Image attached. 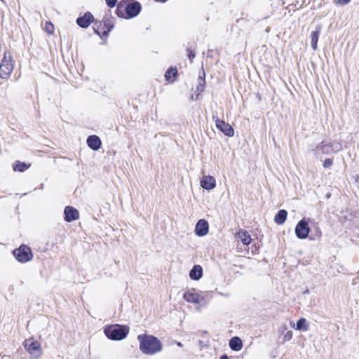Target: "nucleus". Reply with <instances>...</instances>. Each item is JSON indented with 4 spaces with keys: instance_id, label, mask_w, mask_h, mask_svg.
Masks as SVG:
<instances>
[{
    "instance_id": "nucleus-1",
    "label": "nucleus",
    "mask_w": 359,
    "mask_h": 359,
    "mask_svg": "<svg viewBox=\"0 0 359 359\" xmlns=\"http://www.w3.org/2000/svg\"><path fill=\"white\" fill-rule=\"evenodd\" d=\"M139 348L142 353L153 355L163 349L161 341L156 336L148 334H141L137 336Z\"/></svg>"
},
{
    "instance_id": "nucleus-2",
    "label": "nucleus",
    "mask_w": 359,
    "mask_h": 359,
    "mask_svg": "<svg viewBox=\"0 0 359 359\" xmlns=\"http://www.w3.org/2000/svg\"><path fill=\"white\" fill-rule=\"evenodd\" d=\"M142 11L141 4L136 0H121L115 10L116 15L129 20L137 16Z\"/></svg>"
},
{
    "instance_id": "nucleus-3",
    "label": "nucleus",
    "mask_w": 359,
    "mask_h": 359,
    "mask_svg": "<svg viewBox=\"0 0 359 359\" xmlns=\"http://www.w3.org/2000/svg\"><path fill=\"white\" fill-rule=\"evenodd\" d=\"M129 331L130 327L127 325L111 324L104 327L105 336L111 341H121L126 339Z\"/></svg>"
},
{
    "instance_id": "nucleus-4",
    "label": "nucleus",
    "mask_w": 359,
    "mask_h": 359,
    "mask_svg": "<svg viewBox=\"0 0 359 359\" xmlns=\"http://www.w3.org/2000/svg\"><path fill=\"white\" fill-rule=\"evenodd\" d=\"M12 253L18 262L23 264L31 261L34 257L31 248L25 244H22L14 249Z\"/></svg>"
},
{
    "instance_id": "nucleus-5",
    "label": "nucleus",
    "mask_w": 359,
    "mask_h": 359,
    "mask_svg": "<svg viewBox=\"0 0 359 359\" xmlns=\"http://www.w3.org/2000/svg\"><path fill=\"white\" fill-rule=\"evenodd\" d=\"M13 69L12 57L9 53V59L7 58V53H4V56L0 65V77L3 79H7Z\"/></svg>"
},
{
    "instance_id": "nucleus-6",
    "label": "nucleus",
    "mask_w": 359,
    "mask_h": 359,
    "mask_svg": "<svg viewBox=\"0 0 359 359\" xmlns=\"http://www.w3.org/2000/svg\"><path fill=\"white\" fill-rule=\"evenodd\" d=\"M311 231L308 222L304 219L299 220L294 229L296 236L301 240L306 239Z\"/></svg>"
},
{
    "instance_id": "nucleus-7",
    "label": "nucleus",
    "mask_w": 359,
    "mask_h": 359,
    "mask_svg": "<svg viewBox=\"0 0 359 359\" xmlns=\"http://www.w3.org/2000/svg\"><path fill=\"white\" fill-rule=\"evenodd\" d=\"M212 118L215 121V126L217 130L222 133L225 136L231 137L234 135L233 128L223 119L219 118L217 116H213Z\"/></svg>"
},
{
    "instance_id": "nucleus-8",
    "label": "nucleus",
    "mask_w": 359,
    "mask_h": 359,
    "mask_svg": "<svg viewBox=\"0 0 359 359\" xmlns=\"http://www.w3.org/2000/svg\"><path fill=\"white\" fill-rule=\"evenodd\" d=\"M95 21L93 15L89 12H86L83 15L77 18L76 22L78 26L81 28L86 29L90 25Z\"/></svg>"
},
{
    "instance_id": "nucleus-9",
    "label": "nucleus",
    "mask_w": 359,
    "mask_h": 359,
    "mask_svg": "<svg viewBox=\"0 0 359 359\" xmlns=\"http://www.w3.org/2000/svg\"><path fill=\"white\" fill-rule=\"evenodd\" d=\"M79 218V210L71 205H67L64 209V220L67 222H72Z\"/></svg>"
},
{
    "instance_id": "nucleus-10",
    "label": "nucleus",
    "mask_w": 359,
    "mask_h": 359,
    "mask_svg": "<svg viewBox=\"0 0 359 359\" xmlns=\"http://www.w3.org/2000/svg\"><path fill=\"white\" fill-rule=\"evenodd\" d=\"M23 345L25 348L30 354H34L36 352L40 353L41 351L40 343L32 337L25 339L23 342Z\"/></svg>"
},
{
    "instance_id": "nucleus-11",
    "label": "nucleus",
    "mask_w": 359,
    "mask_h": 359,
    "mask_svg": "<svg viewBox=\"0 0 359 359\" xmlns=\"http://www.w3.org/2000/svg\"><path fill=\"white\" fill-rule=\"evenodd\" d=\"M209 231V224L205 219H199L194 229V233L199 237L205 236L208 234Z\"/></svg>"
},
{
    "instance_id": "nucleus-12",
    "label": "nucleus",
    "mask_w": 359,
    "mask_h": 359,
    "mask_svg": "<svg viewBox=\"0 0 359 359\" xmlns=\"http://www.w3.org/2000/svg\"><path fill=\"white\" fill-rule=\"evenodd\" d=\"M201 187L207 191H210L216 187V180L213 176L205 175L200 181Z\"/></svg>"
},
{
    "instance_id": "nucleus-13",
    "label": "nucleus",
    "mask_w": 359,
    "mask_h": 359,
    "mask_svg": "<svg viewBox=\"0 0 359 359\" xmlns=\"http://www.w3.org/2000/svg\"><path fill=\"white\" fill-rule=\"evenodd\" d=\"M104 30L102 32V40L106 41L108 38L110 32L114 27V21L111 19L104 18L101 21Z\"/></svg>"
},
{
    "instance_id": "nucleus-14",
    "label": "nucleus",
    "mask_w": 359,
    "mask_h": 359,
    "mask_svg": "<svg viewBox=\"0 0 359 359\" xmlns=\"http://www.w3.org/2000/svg\"><path fill=\"white\" fill-rule=\"evenodd\" d=\"M88 147L93 151H98L102 147V141L99 136L90 135L87 137Z\"/></svg>"
},
{
    "instance_id": "nucleus-15",
    "label": "nucleus",
    "mask_w": 359,
    "mask_h": 359,
    "mask_svg": "<svg viewBox=\"0 0 359 359\" xmlns=\"http://www.w3.org/2000/svg\"><path fill=\"white\" fill-rule=\"evenodd\" d=\"M183 298L185 301L194 304H199L203 297L193 290H187L184 292Z\"/></svg>"
},
{
    "instance_id": "nucleus-16",
    "label": "nucleus",
    "mask_w": 359,
    "mask_h": 359,
    "mask_svg": "<svg viewBox=\"0 0 359 359\" xmlns=\"http://www.w3.org/2000/svg\"><path fill=\"white\" fill-rule=\"evenodd\" d=\"M321 28V25H318L316 27L315 30L312 31L310 34L311 46L314 50L318 48V41L320 34Z\"/></svg>"
},
{
    "instance_id": "nucleus-17",
    "label": "nucleus",
    "mask_w": 359,
    "mask_h": 359,
    "mask_svg": "<svg viewBox=\"0 0 359 359\" xmlns=\"http://www.w3.org/2000/svg\"><path fill=\"white\" fill-rule=\"evenodd\" d=\"M203 275V267L199 264H194L189 271V278L193 280H199Z\"/></svg>"
},
{
    "instance_id": "nucleus-18",
    "label": "nucleus",
    "mask_w": 359,
    "mask_h": 359,
    "mask_svg": "<svg viewBox=\"0 0 359 359\" xmlns=\"http://www.w3.org/2000/svg\"><path fill=\"white\" fill-rule=\"evenodd\" d=\"M316 150H320L324 154H330L334 151L333 144L327 141H322L316 147Z\"/></svg>"
},
{
    "instance_id": "nucleus-19",
    "label": "nucleus",
    "mask_w": 359,
    "mask_h": 359,
    "mask_svg": "<svg viewBox=\"0 0 359 359\" xmlns=\"http://www.w3.org/2000/svg\"><path fill=\"white\" fill-rule=\"evenodd\" d=\"M178 76V71L176 67H170L165 73V79L170 83H174Z\"/></svg>"
},
{
    "instance_id": "nucleus-20",
    "label": "nucleus",
    "mask_w": 359,
    "mask_h": 359,
    "mask_svg": "<svg viewBox=\"0 0 359 359\" xmlns=\"http://www.w3.org/2000/svg\"><path fill=\"white\" fill-rule=\"evenodd\" d=\"M229 346L232 351H239L243 348V341L239 337L235 336L230 339Z\"/></svg>"
},
{
    "instance_id": "nucleus-21",
    "label": "nucleus",
    "mask_w": 359,
    "mask_h": 359,
    "mask_svg": "<svg viewBox=\"0 0 359 359\" xmlns=\"http://www.w3.org/2000/svg\"><path fill=\"white\" fill-rule=\"evenodd\" d=\"M237 234L244 245H248L252 243V239L247 230L240 229Z\"/></svg>"
},
{
    "instance_id": "nucleus-22",
    "label": "nucleus",
    "mask_w": 359,
    "mask_h": 359,
    "mask_svg": "<svg viewBox=\"0 0 359 359\" xmlns=\"http://www.w3.org/2000/svg\"><path fill=\"white\" fill-rule=\"evenodd\" d=\"M287 217V212L286 210H279L274 216V222L278 225L283 224Z\"/></svg>"
},
{
    "instance_id": "nucleus-23",
    "label": "nucleus",
    "mask_w": 359,
    "mask_h": 359,
    "mask_svg": "<svg viewBox=\"0 0 359 359\" xmlns=\"http://www.w3.org/2000/svg\"><path fill=\"white\" fill-rule=\"evenodd\" d=\"M30 166H31L30 163H27L22 162L20 161H15L12 165L13 170L15 172H20L26 171L27 170H28Z\"/></svg>"
},
{
    "instance_id": "nucleus-24",
    "label": "nucleus",
    "mask_w": 359,
    "mask_h": 359,
    "mask_svg": "<svg viewBox=\"0 0 359 359\" xmlns=\"http://www.w3.org/2000/svg\"><path fill=\"white\" fill-rule=\"evenodd\" d=\"M309 327V323L307 320L304 318H300L296 323V329L299 331L305 332L308 330Z\"/></svg>"
},
{
    "instance_id": "nucleus-25",
    "label": "nucleus",
    "mask_w": 359,
    "mask_h": 359,
    "mask_svg": "<svg viewBox=\"0 0 359 359\" xmlns=\"http://www.w3.org/2000/svg\"><path fill=\"white\" fill-rule=\"evenodd\" d=\"M93 29L94 31V33L100 36V38L102 39V32L104 30L102 27V22L99 21H94V25H93Z\"/></svg>"
},
{
    "instance_id": "nucleus-26",
    "label": "nucleus",
    "mask_w": 359,
    "mask_h": 359,
    "mask_svg": "<svg viewBox=\"0 0 359 359\" xmlns=\"http://www.w3.org/2000/svg\"><path fill=\"white\" fill-rule=\"evenodd\" d=\"M198 84H202L203 86L206 85L205 72L203 66L201 67V71L199 72V75L198 77Z\"/></svg>"
},
{
    "instance_id": "nucleus-27",
    "label": "nucleus",
    "mask_w": 359,
    "mask_h": 359,
    "mask_svg": "<svg viewBox=\"0 0 359 359\" xmlns=\"http://www.w3.org/2000/svg\"><path fill=\"white\" fill-rule=\"evenodd\" d=\"M187 57L189 58V60L192 62L193 60L196 57V53H195V50H192L191 48L188 47L187 48Z\"/></svg>"
},
{
    "instance_id": "nucleus-28",
    "label": "nucleus",
    "mask_w": 359,
    "mask_h": 359,
    "mask_svg": "<svg viewBox=\"0 0 359 359\" xmlns=\"http://www.w3.org/2000/svg\"><path fill=\"white\" fill-rule=\"evenodd\" d=\"M315 233L310 237L311 240H315L316 238H320L322 236L321 231L318 226L315 227Z\"/></svg>"
},
{
    "instance_id": "nucleus-29",
    "label": "nucleus",
    "mask_w": 359,
    "mask_h": 359,
    "mask_svg": "<svg viewBox=\"0 0 359 359\" xmlns=\"http://www.w3.org/2000/svg\"><path fill=\"white\" fill-rule=\"evenodd\" d=\"M106 5L110 8H114L115 6L117 7V5L118 4V0H104Z\"/></svg>"
},
{
    "instance_id": "nucleus-30",
    "label": "nucleus",
    "mask_w": 359,
    "mask_h": 359,
    "mask_svg": "<svg viewBox=\"0 0 359 359\" xmlns=\"http://www.w3.org/2000/svg\"><path fill=\"white\" fill-rule=\"evenodd\" d=\"M45 29L48 34H53L54 31V26L51 22H46Z\"/></svg>"
},
{
    "instance_id": "nucleus-31",
    "label": "nucleus",
    "mask_w": 359,
    "mask_h": 359,
    "mask_svg": "<svg viewBox=\"0 0 359 359\" xmlns=\"http://www.w3.org/2000/svg\"><path fill=\"white\" fill-rule=\"evenodd\" d=\"M332 164L333 158H328L325 159L323 165L324 168H329Z\"/></svg>"
},
{
    "instance_id": "nucleus-32",
    "label": "nucleus",
    "mask_w": 359,
    "mask_h": 359,
    "mask_svg": "<svg viewBox=\"0 0 359 359\" xmlns=\"http://www.w3.org/2000/svg\"><path fill=\"white\" fill-rule=\"evenodd\" d=\"M293 334L292 332L289 330L287 331L283 337V340L285 341H290L292 338Z\"/></svg>"
},
{
    "instance_id": "nucleus-33",
    "label": "nucleus",
    "mask_w": 359,
    "mask_h": 359,
    "mask_svg": "<svg viewBox=\"0 0 359 359\" xmlns=\"http://www.w3.org/2000/svg\"><path fill=\"white\" fill-rule=\"evenodd\" d=\"M351 0H334V2L335 4L340 6H345L350 3Z\"/></svg>"
},
{
    "instance_id": "nucleus-34",
    "label": "nucleus",
    "mask_w": 359,
    "mask_h": 359,
    "mask_svg": "<svg viewBox=\"0 0 359 359\" xmlns=\"http://www.w3.org/2000/svg\"><path fill=\"white\" fill-rule=\"evenodd\" d=\"M205 86H203L202 84H198L197 86H196V92L197 93H201L204 90V88H205Z\"/></svg>"
},
{
    "instance_id": "nucleus-35",
    "label": "nucleus",
    "mask_w": 359,
    "mask_h": 359,
    "mask_svg": "<svg viewBox=\"0 0 359 359\" xmlns=\"http://www.w3.org/2000/svg\"><path fill=\"white\" fill-rule=\"evenodd\" d=\"M259 253V247L257 246L256 245H253L252 246V255H256V254H258Z\"/></svg>"
},
{
    "instance_id": "nucleus-36",
    "label": "nucleus",
    "mask_w": 359,
    "mask_h": 359,
    "mask_svg": "<svg viewBox=\"0 0 359 359\" xmlns=\"http://www.w3.org/2000/svg\"><path fill=\"white\" fill-rule=\"evenodd\" d=\"M195 95H196V97L194 96V95H191L189 97V100L191 101H194V100H196L198 99L199 96H200V93H195Z\"/></svg>"
},
{
    "instance_id": "nucleus-37",
    "label": "nucleus",
    "mask_w": 359,
    "mask_h": 359,
    "mask_svg": "<svg viewBox=\"0 0 359 359\" xmlns=\"http://www.w3.org/2000/svg\"><path fill=\"white\" fill-rule=\"evenodd\" d=\"M198 344H199L201 348L207 347L208 346L207 342H205L204 341H202V340H199Z\"/></svg>"
},
{
    "instance_id": "nucleus-38",
    "label": "nucleus",
    "mask_w": 359,
    "mask_h": 359,
    "mask_svg": "<svg viewBox=\"0 0 359 359\" xmlns=\"http://www.w3.org/2000/svg\"><path fill=\"white\" fill-rule=\"evenodd\" d=\"M213 50L209 49L207 53V57L210 58L213 57Z\"/></svg>"
},
{
    "instance_id": "nucleus-39",
    "label": "nucleus",
    "mask_w": 359,
    "mask_h": 359,
    "mask_svg": "<svg viewBox=\"0 0 359 359\" xmlns=\"http://www.w3.org/2000/svg\"><path fill=\"white\" fill-rule=\"evenodd\" d=\"M219 359H229V358L226 354H223L219 357Z\"/></svg>"
},
{
    "instance_id": "nucleus-40",
    "label": "nucleus",
    "mask_w": 359,
    "mask_h": 359,
    "mask_svg": "<svg viewBox=\"0 0 359 359\" xmlns=\"http://www.w3.org/2000/svg\"><path fill=\"white\" fill-rule=\"evenodd\" d=\"M257 98L260 100H261V95L259 93H257L256 95Z\"/></svg>"
},
{
    "instance_id": "nucleus-41",
    "label": "nucleus",
    "mask_w": 359,
    "mask_h": 359,
    "mask_svg": "<svg viewBox=\"0 0 359 359\" xmlns=\"http://www.w3.org/2000/svg\"><path fill=\"white\" fill-rule=\"evenodd\" d=\"M177 345L180 347H182L183 346L181 342H177Z\"/></svg>"
},
{
    "instance_id": "nucleus-42",
    "label": "nucleus",
    "mask_w": 359,
    "mask_h": 359,
    "mask_svg": "<svg viewBox=\"0 0 359 359\" xmlns=\"http://www.w3.org/2000/svg\"><path fill=\"white\" fill-rule=\"evenodd\" d=\"M43 187H44L43 184H40V186H39V189H43Z\"/></svg>"
},
{
    "instance_id": "nucleus-43",
    "label": "nucleus",
    "mask_w": 359,
    "mask_h": 359,
    "mask_svg": "<svg viewBox=\"0 0 359 359\" xmlns=\"http://www.w3.org/2000/svg\"><path fill=\"white\" fill-rule=\"evenodd\" d=\"M309 292V290H307L306 291H305L304 293H308Z\"/></svg>"
}]
</instances>
